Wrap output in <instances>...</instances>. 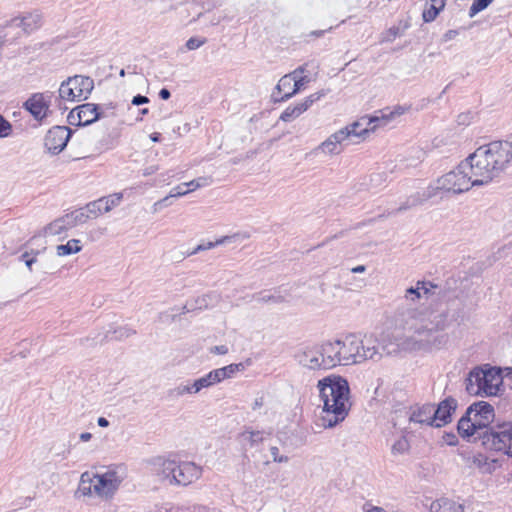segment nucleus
<instances>
[{
    "label": "nucleus",
    "instance_id": "nucleus-1",
    "mask_svg": "<svg viewBox=\"0 0 512 512\" xmlns=\"http://www.w3.org/2000/svg\"><path fill=\"white\" fill-rule=\"evenodd\" d=\"M512 160V143L493 141L478 147L454 170L439 177L433 189L459 194L498 178Z\"/></svg>",
    "mask_w": 512,
    "mask_h": 512
},
{
    "label": "nucleus",
    "instance_id": "nucleus-2",
    "mask_svg": "<svg viewBox=\"0 0 512 512\" xmlns=\"http://www.w3.org/2000/svg\"><path fill=\"white\" fill-rule=\"evenodd\" d=\"M317 388L323 402L321 426L333 428L345 420L351 409L349 383L344 377L331 374L320 379Z\"/></svg>",
    "mask_w": 512,
    "mask_h": 512
},
{
    "label": "nucleus",
    "instance_id": "nucleus-3",
    "mask_svg": "<svg viewBox=\"0 0 512 512\" xmlns=\"http://www.w3.org/2000/svg\"><path fill=\"white\" fill-rule=\"evenodd\" d=\"M340 366L359 365L366 361L378 362L382 359L385 347L376 335L348 334L336 339Z\"/></svg>",
    "mask_w": 512,
    "mask_h": 512
},
{
    "label": "nucleus",
    "instance_id": "nucleus-4",
    "mask_svg": "<svg viewBox=\"0 0 512 512\" xmlns=\"http://www.w3.org/2000/svg\"><path fill=\"white\" fill-rule=\"evenodd\" d=\"M445 328L446 314L435 315L433 319L421 323L414 335L404 340L402 347L410 351L439 350L445 347L449 340L448 334L443 333Z\"/></svg>",
    "mask_w": 512,
    "mask_h": 512
},
{
    "label": "nucleus",
    "instance_id": "nucleus-5",
    "mask_svg": "<svg viewBox=\"0 0 512 512\" xmlns=\"http://www.w3.org/2000/svg\"><path fill=\"white\" fill-rule=\"evenodd\" d=\"M495 419L494 407L486 401H478L471 404L459 419L457 424L458 434L467 441L480 440L490 431Z\"/></svg>",
    "mask_w": 512,
    "mask_h": 512
},
{
    "label": "nucleus",
    "instance_id": "nucleus-6",
    "mask_svg": "<svg viewBox=\"0 0 512 512\" xmlns=\"http://www.w3.org/2000/svg\"><path fill=\"white\" fill-rule=\"evenodd\" d=\"M502 377L500 370L497 368H475L473 369L466 379V390L471 395H496Z\"/></svg>",
    "mask_w": 512,
    "mask_h": 512
},
{
    "label": "nucleus",
    "instance_id": "nucleus-7",
    "mask_svg": "<svg viewBox=\"0 0 512 512\" xmlns=\"http://www.w3.org/2000/svg\"><path fill=\"white\" fill-rule=\"evenodd\" d=\"M486 449L512 457V421H503L490 427L483 437Z\"/></svg>",
    "mask_w": 512,
    "mask_h": 512
},
{
    "label": "nucleus",
    "instance_id": "nucleus-8",
    "mask_svg": "<svg viewBox=\"0 0 512 512\" xmlns=\"http://www.w3.org/2000/svg\"><path fill=\"white\" fill-rule=\"evenodd\" d=\"M94 88V81L88 76L68 77L59 87V98L63 101H82L88 98Z\"/></svg>",
    "mask_w": 512,
    "mask_h": 512
},
{
    "label": "nucleus",
    "instance_id": "nucleus-9",
    "mask_svg": "<svg viewBox=\"0 0 512 512\" xmlns=\"http://www.w3.org/2000/svg\"><path fill=\"white\" fill-rule=\"evenodd\" d=\"M123 480L124 476L117 470H108L103 474H96L94 494L103 499H111Z\"/></svg>",
    "mask_w": 512,
    "mask_h": 512
},
{
    "label": "nucleus",
    "instance_id": "nucleus-10",
    "mask_svg": "<svg viewBox=\"0 0 512 512\" xmlns=\"http://www.w3.org/2000/svg\"><path fill=\"white\" fill-rule=\"evenodd\" d=\"M394 318L397 326L414 332L420 324L426 320L423 317V313L418 308L410 304H403L399 306Z\"/></svg>",
    "mask_w": 512,
    "mask_h": 512
},
{
    "label": "nucleus",
    "instance_id": "nucleus-11",
    "mask_svg": "<svg viewBox=\"0 0 512 512\" xmlns=\"http://www.w3.org/2000/svg\"><path fill=\"white\" fill-rule=\"evenodd\" d=\"M71 134L72 130L66 126H54L48 130L44 145L50 153L57 155L66 147Z\"/></svg>",
    "mask_w": 512,
    "mask_h": 512
},
{
    "label": "nucleus",
    "instance_id": "nucleus-12",
    "mask_svg": "<svg viewBox=\"0 0 512 512\" xmlns=\"http://www.w3.org/2000/svg\"><path fill=\"white\" fill-rule=\"evenodd\" d=\"M100 118L99 106L94 103H85L72 109L68 115L71 125L86 126Z\"/></svg>",
    "mask_w": 512,
    "mask_h": 512
},
{
    "label": "nucleus",
    "instance_id": "nucleus-13",
    "mask_svg": "<svg viewBox=\"0 0 512 512\" xmlns=\"http://www.w3.org/2000/svg\"><path fill=\"white\" fill-rule=\"evenodd\" d=\"M202 476V467L194 462H176L174 473V485L188 486L196 482Z\"/></svg>",
    "mask_w": 512,
    "mask_h": 512
},
{
    "label": "nucleus",
    "instance_id": "nucleus-14",
    "mask_svg": "<svg viewBox=\"0 0 512 512\" xmlns=\"http://www.w3.org/2000/svg\"><path fill=\"white\" fill-rule=\"evenodd\" d=\"M51 95L45 93L32 94L23 104V107L36 119L42 120L48 114Z\"/></svg>",
    "mask_w": 512,
    "mask_h": 512
},
{
    "label": "nucleus",
    "instance_id": "nucleus-15",
    "mask_svg": "<svg viewBox=\"0 0 512 512\" xmlns=\"http://www.w3.org/2000/svg\"><path fill=\"white\" fill-rule=\"evenodd\" d=\"M458 402L455 398L449 396L442 400L437 408L432 404L434 427L440 428L452 421V414L456 411Z\"/></svg>",
    "mask_w": 512,
    "mask_h": 512
},
{
    "label": "nucleus",
    "instance_id": "nucleus-16",
    "mask_svg": "<svg viewBox=\"0 0 512 512\" xmlns=\"http://www.w3.org/2000/svg\"><path fill=\"white\" fill-rule=\"evenodd\" d=\"M329 90H320L318 92H315L308 97H306L302 102L294 105V106H288L280 115V120L284 122H290L296 118H298L301 114H303L305 111H307L313 103L320 100L322 97H324Z\"/></svg>",
    "mask_w": 512,
    "mask_h": 512
},
{
    "label": "nucleus",
    "instance_id": "nucleus-17",
    "mask_svg": "<svg viewBox=\"0 0 512 512\" xmlns=\"http://www.w3.org/2000/svg\"><path fill=\"white\" fill-rule=\"evenodd\" d=\"M42 25V14L38 11L29 12L22 16L14 17L5 21L0 25V28H7L10 26L21 27L24 33L30 34L39 29Z\"/></svg>",
    "mask_w": 512,
    "mask_h": 512
},
{
    "label": "nucleus",
    "instance_id": "nucleus-18",
    "mask_svg": "<svg viewBox=\"0 0 512 512\" xmlns=\"http://www.w3.org/2000/svg\"><path fill=\"white\" fill-rule=\"evenodd\" d=\"M123 198L122 193H114L107 197L99 198L95 201L87 203V210L95 218L102 213L111 211L114 207L118 206Z\"/></svg>",
    "mask_w": 512,
    "mask_h": 512
},
{
    "label": "nucleus",
    "instance_id": "nucleus-19",
    "mask_svg": "<svg viewBox=\"0 0 512 512\" xmlns=\"http://www.w3.org/2000/svg\"><path fill=\"white\" fill-rule=\"evenodd\" d=\"M176 469V461L163 458H156L151 462V471L159 481H168L174 485V473Z\"/></svg>",
    "mask_w": 512,
    "mask_h": 512
},
{
    "label": "nucleus",
    "instance_id": "nucleus-20",
    "mask_svg": "<svg viewBox=\"0 0 512 512\" xmlns=\"http://www.w3.org/2000/svg\"><path fill=\"white\" fill-rule=\"evenodd\" d=\"M322 360H324V352L322 351V344H320L305 350L300 362L312 370L327 369V365Z\"/></svg>",
    "mask_w": 512,
    "mask_h": 512
},
{
    "label": "nucleus",
    "instance_id": "nucleus-21",
    "mask_svg": "<svg viewBox=\"0 0 512 512\" xmlns=\"http://www.w3.org/2000/svg\"><path fill=\"white\" fill-rule=\"evenodd\" d=\"M409 422L434 427L432 404L426 403L411 407Z\"/></svg>",
    "mask_w": 512,
    "mask_h": 512
},
{
    "label": "nucleus",
    "instance_id": "nucleus-22",
    "mask_svg": "<svg viewBox=\"0 0 512 512\" xmlns=\"http://www.w3.org/2000/svg\"><path fill=\"white\" fill-rule=\"evenodd\" d=\"M322 351L324 352V360H322V362L327 365V369L340 366L338 344L336 340L323 342Z\"/></svg>",
    "mask_w": 512,
    "mask_h": 512
},
{
    "label": "nucleus",
    "instance_id": "nucleus-23",
    "mask_svg": "<svg viewBox=\"0 0 512 512\" xmlns=\"http://www.w3.org/2000/svg\"><path fill=\"white\" fill-rule=\"evenodd\" d=\"M430 512H464V506L449 498H440L430 504Z\"/></svg>",
    "mask_w": 512,
    "mask_h": 512
},
{
    "label": "nucleus",
    "instance_id": "nucleus-24",
    "mask_svg": "<svg viewBox=\"0 0 512 512\" xmlns=\"http://www.w3.org/2000/svg\"><path fill=\"white\" fill-rule=\"evenodd\" d=\"M264 440V433L258 430L246 428L238 435L239 443L244 447H255Z\"/></svg>",
    "mask_w": 512,
    "mask_h": 512
},
{
    "label": "nucleus",
    "instance_id": "nucleus-25",
    "mask_svg": "<svg viewBox=\"0 0 512 512\" xmlns=\"http://www.w3.org/2000/svg\"><path fill=\"white\" fill-rule=\"evenodd\" d=\"M294 79H295L294 76L286 74L279 80V82L276 86V91L279 94H282V96L277 98L274 93L273 97H274L275 102L286 101L295 95V94H290V92L293 88Z\"/></svg>",
    "mask_w": 512,
    "mask_h": 512
},
{
    "label": "nucleus",
    "instance_id": "nucleus-26",
    "mask_svg": "<svg viewBox=\"0 0 512 512\" xmlns=\"http://www.w3.org/2000/svg\"><path fill=\"white\" fill-rule=\"evenodd\" d=\"M96 481V474L90 472L82 473L78 486V492L83 496H92L94 493V485Z\"/></svg>",
    "mask_w": 512,
    "mask_h": 512
},
{
    "label": "nucleus",
    "instance_id": "nucleus-27",
    "mask_svg": "<svg viewBox=\"0 0 512 512\" xmlns=\"http://www.w3.org/2000/svg\"><path fill=\"white\" fill-rule=\"evenodd\" d=\"M67 218H69L70 227H74L77 224H83L87 222L91 218H95L90 212L87 210V204L79 208L77 210L72 211L71 213L66 214Z\"/></svg>",
    "mask_w": 512,
    "mask_h": 512
},
{
    "label": "nucleus",
    "instance_id": "nucleus-28",
    "mask_svg": "<svg viewBox=\"0 0 512 512\" xmlns=\"http://www.w3.org/2000/svg\"><path fill=\"white\" fill-rule=\"evenodd\" d=\"M69 218L63 216L51 222L45 229L46 234L56 236L70 229Z\"/></svg>",
    "mask_w": 512,
    "mask_h": 512
},
{
    "label": "nucleus",
    "instance_id": "nucleus-29",
    "mask_svg": "<svg viewBox=\"0 0 512 512\" xmlns=\"http://www.w3.org/2000/svg\"><path fill=\"white\" fill-rule=\"evenodd\" d=\"M82 246L80 245V240L71 239L66 244H61L56 247V254L58 256H67L71 254H75L80 252Z\"/></svg>",
    "mask_w": 512,
    "mask_h": 512
},
{
    "label": "nucleus",
    "instance_id": "nucleus-30",
    "mask_svg": "<svg viewBox=\"0 0 512 512\" xmlns=\"http://www.w3.org/2000/svg\"><path fill=\"white\" fill-rule=\"evenodd\" d=\"M410 109V105H396L392 108H384L382 109V119H388L391 122L407 113Z\"/></svg>",
    "mask_w": 512,
    "mask_h": 512
},
{
    "label": "nucleus",
    "instance_id": "nucleus-31",
    "mask_svg": "<svg viewBox=\"0 0 512 512\" xmlns=\"http://www.w3.org/2000/svg\"><path fill=\"white\" fill-rule=\"evenodd\" d=\"M322 152L327 155H338L342 152L341 147L329 136L316 149L315 152Z\"/></svg>",
    "mask_w": 512,
    "mask_h": 512
},
{
    "label": "nucleus",
    "instance_id": "nucleus-32",
    "mask_svg": "<svg viewBox=\"0 0 512 512\" xmlns=\"http://www.w3.org/2000/svg\"><path fill=\"white\" fill-rule=\"evenodd\" d=\"M364 124H366V117H362L359 121H355L352 124L347 125L345 128L349 130L351 137L360 138L370 132L367 125L365 128H361Z\"/></svg>",
    "mask_w": 512,
    "mask_h": 512
},
{
    "label": "nucleus",
    "instance_id": "nucleus-33",
    "mask_svg": "<svg viewBox=\"0 0 512 512\" xmlns=\"http://www.w3.org/2000/svg\"><path fill=\"white\" fill-rule=\"evenodd\" d=\"M189 193V190H187L186 186H184V183L174 187L169 195H167L166 197H164L163 199L159 200L158 202H156L154 204L155 207L157 206H167L168 203L167 201L172 198V197H181V196H184L186 194Z\"/></svg>",
    "mask_w": 512,
    "mask_h": 512
},
{
    "label": "nucleus",
    "instance_id": "nucleus-34",
    "mask_svg": "<svg viewBox=\"0 0 512 512\" xmlns=\"http://www.w3.org/2000/svg\"><path fill=\"white\" fill-rule=\"evenodd\" d=\"M390 123L388 119H382V110L376 112L374 116L366 117V125L369 127L370 132L378 127L387 126Z\"/></svg>",
    "mask_w": 512,
    "mask_h": 512
},
{
    "label": "nucleus",
    "instance_id": "nucleus-35",
    "mask_svg": "<svg viewBox=\"0 0 512 512\" xmlns=\"http://www.w3.org/2000/svg\"><path fill=\"white\" fill-rule=\"evenodd\" d=\"M230 239V237L228 236H224L214 242L212 241H209L207 243H202V244H199L197 245L192 251L188 252L187 255L188 256H192V255H195L201 251H205V250H209V249H212L218 245H221V244H224L225 242H227L228 240Z\"/></svg>",
    "mask_w": 512,
    "mask_h": 512
},
{
    "label": "nucleus",
    "instance_id": "nucleus-36",
    "mask_svg": "<svg viewBox=\"0 0 512 512\" xmlns=\"http://www.w3.org/2000/svg\"><path fill=\"white\" fill-rule=\"evenodd\" d=\"M330 136L331 138H333L334 141H336V143L341 147L342 150L344 146H347L351 143L352 137L350 136L349 130L346 129L345 127L336 131Z\"/></svg>",
    "mask_w": 512,
    "mask_h": 512
},
{
    "label": "nucleus",
    "instance_id": "nucleus-37",
    "mask_svg": "<svg viewBox=\"0 0 512 512\" xmlns=\"http://www.w3.org/2000/svg\"><path fill=\"white\" fill-rule=\"evenodd\" d=\"M256 301L259 303H283L286 302V298L280 293H261L256 297Z\"/></svg>",
    "mask_w": 512,
    "mask_h": 512
},
{
    "label": "nucleus",
    "instance_id": "nucleus-38",
    "mask_svg": "<svg viewBox=\"0 0 512 512\" xmlns=\"http://www.w3.org/2000/svg\"><path fill=\"white\" fill-rule=\"evenodd\" d=\"M212 183V178L209 176L199 177L197 179H194L190 182L184 183V186H186L187 190H189V193L192 191H195L196 189L206 187Z\"/></svg>",
    "mask_w": 512,
    "mask_h": 512
},
{
    "label": "nucleus",
    "instance_id": "nucleus-39",
    "mask_svg": "<svg viewBox=\"0 0 512 512\" xmlns=\"http://www.w3.org/2000/svg\"><path fill=\"white\" fill-rule=\"evenodd\" d=\"M196 380L198 381V386H200L201 390L220 383L214 370Z\"/></svg>",
    "mask_w": 512,
    "mask_h": 512
},
{
    "label": "nucleus",
    "instance_id": "nucleus-40",
    "mask_svg": "<svg viewBox=\"0 0 512 512\" xmlns=\"http://www.w3.org/2000/svg\"><path fill=\"white\" fill-rule=\"evenodd\" d=\"M422 298V292H420L419 286L410 287L405 290L403 299L407 302L406 304H413Z\"/></svg>",
    "mask_w": 512,
    "mask_h": 512
},
{
    "label": "nucleus",
    "instance_id": "nucleus-41",
    "mask_svg": "<svg viewBox=\"0 0 512 512\" xmlns=\"http://www.w3.org/2000/svg\"><path fill=\"white\" fill-rule=\"evenodd\" d=\"M493 0H475L470 9H469V17L473 18L476 14L486 9Z\"/></svg>",
    "mask_w": 512,
    "mask_h": 512
},
{
    "label": "nucleus",
    "instance_id": "nucleus-42",
    "mask_svg": "<svg viewBox=\"0 0 512 512\" xmlns=\"http://www.w3.org/2000/svg\"><path fill=\"white\" fill-rule=\"evenodd\" d=\"M408 25L405 23L403 27L400 26H393L389 28L384 36V41L386 42H392L396 39V37L402 35L407 29Z\"/></svg>",
    "mask_w": 512,
    "mask_h": 512
},
{
    "label": "nucleus",
    "instance_id": "nucleus-43",
    "mask_svg": "<svg viewBox=\"0 0 512 512\" xmlns=\"http://www.w3.org/2000/svg\"><path fill=\"white\" fill-rule=\"evenodd\" d=\"M136 332L135 330L129 328V327H118L113 331V335L110 337V339H116V340H122L129 338L130 336L134 335Z\"/></svg>",
    "mask_w": 512,
    "mask_h": 512
},
{
    "label": "nucleus",
    "instance_id": "nucleus-44",
    "mask_svg": "<svg viewBox=\"0 0 512 512\" xmlns=\"http://www.w3.org/2000/svg\"><path fill=\"white\" fill-rule=\"evenodd\" d=\"M425 199H422L419 194L410 196L403 204L399 206L397 211H405L407 209H410L414 206H417L421 204Z\"/></svg>",
    "mask_w": 512,
    "mask_h": 512
},
{
    "label": "nucleus",
    "instance_id": "nucleus-45",
    "mask_svg": "<svg viewBox=\"0 0 512 512\" xmlns=\"http://www.w3.org/2000/svg\"><path fill=\"white\" fill-rule=\"evenodd\" d=\"M409 449V442L405 437L399 438L391 448V451L394 455L403 454Z\"/></svg>",
    "mask_w": 512,
    "mask_h": 512
},
{
    "label": "nucleus",
    "instance_id": "nucleus-46",
    "mask_svg": "<svg viewBox=\"0 0 512 512\" xmlns=\"http://www.w3.org/2000/svg\"><path fill=\"white\" fill-rule=\"evenodd\" d=\"M217 378H219V382L223 381L224 379L232 377L236 371L234 370V365L230 364L222 368H218L214 370Z\"/></svg>",
    "mask_w": 512,
    "mask_h": 512
},
{
    "label": "nucleus",
    "instance_id": "nucleus-47",
    "mask_svg": "<svg viewBox=\"0 0 512 512\" xmlns=\"http://www.w3.org/2000/svg\"><path fill=\"white\" fill-rule=\"evenodd\" d=\"M440 11L441 10L437 9L435 6L427 4V7L424 9V11L422 13V18H423L424 22L429 23V22L434 21L436 19V17L438 16V14L440 13Z\"/></svg>",
    "mask_w": 512,
    "mask_h": 512
},
{
    "label": "nucleus",
    "instance_id": "nucleus-48",
    "mask_svg": "<svg viewBox=\"0 0 512 512\" xmlns=\"http://www.w3.org/2000/svg\"><path fill=\"white\" fill-rule=\"evenodd\" d=\"M417 285L419 286L420 292H422V296H428L434 293V290L437 288V285L432 282L418 281Z\"/></svg>",
    "mask_w": 512,
    "mask_h": 512
},
{
    "label": "nucleus",
    "instance_id": "nucleus-49",
    "mask_svg": "<svg viewBox=\"0 0 512 512\" xmlns=\"http://www.w3.org/2000/svg\"><path fill=\"white\" fill-rule=\"evenodd\" d=\"M12 132V125L0 115V138L7 137Z\"/></svg>",
    "mask_w": 512,
    "mask_h": 512
},
{
    "label": "nucleus",
    "instance_id": "nucleus-50",
    "mask_svg": "<svg viewBox=\"0 0 512 512\" xmlns=\"http://www.w3.org/2000/svg\"><path fill=\"white\" fill-rule=\"evenodd\" d=\"M206 43L205 38L191 37L186 42V48L188 50H195Z\"/></svg>",
    "mask_w": 512,
    "mask_h": 512
},
{
    "label": "nucleus",
    "instance_id": "nucleus-51",
    "mask_svg": "<svg viewBox=\"0 0 512 512\" xmlns=\"http://www.w3.org/2000/svg\"><path fill=\"white\" fill-rule=\"evenodd\" d=\"M309 82V79L308 77L306 76H300V77H297L296 79H294V84H293V88L290 92V94H296L297 92H299L302 87L307 84Z\"/></svg>",
    "mask_w": 512,
    "mask_h": 512
},
{
    "label": "nucleus",
    "instance_id": "nucleus-52",
    "mask_svg": "<svg viewBox=\"0 0 512 512\" xmlns=\"http://www.w3.org/2000/svg\"><path fill=\"white\" fill-rule=\"evenodd\" d=\"M270 453L274 462L277 463H287L289 461L288 456L279 455V449L276 446L270 448Z\"/></svg>",
    "mask_w": 512,
    "mask_h": 512
},
{
    "label": "nucleus",
    "instance_id": "nucleus-53",
    "mask_svg": "<svg viewBox=\"0 0 512 512\" xmlns=\"http://www.w3.org/2000/svg\"><path fill=\"white\" fill-rule=\"evenodd\" d=\"M228 351H229V349H228V347L226 345L213 346L210 349L211 353L218 354V355H225V354L228 353Z\"/></svg>",
    "mask_w": 512,
    "mask_h": 512
},
{
    "label": "nucleus",
    "instance_id": "nucleus-54",
    "mask_svg": "<svg viewBox=\"0 0 512 512\" xmlns=\"http://www.w3.org/2000/svg\"><path fill=\"white\" fill-rule=\"evenodd\" d=\"M148 102H149L148 97L140 95V94L134 96L133 99H132V104L136 105V106L143 105V104H146Z\"/></svg>",
    "mask_w": 512,
    "mask_h": 512
},
{
    "label": "nucleus",
    "instance_id": "nucleus-55",
    "mask_svg": "<svg viewBox=\"0 0 512 512\" xmlns=\"http://www.w3.org/2000/svg\"><path fill=\"white\" fill-rule=\"evenodd\" d=\"M21 259L24 260L26 266L31 270L32 264L36 262V256L30 257L28 252L21 255Z\"/></svg>",
    "mask_w": 512,
    "mask_h": 512
},
{
    "label": "nucleus",
    "instance_id": "nucleus-56",
    "mask_svg": "<svg viewBox=\"0 0 512 512\" xmlns=\"http://www.w3.org/2000/svg\"><path fill=\"white\" fill-rule=\"evenodd\" d=\"M176 393L178 396H183L185 394H191L190 385L189 384L179 385L176 388Z\"/></svg>",
    "mask_w": 512,
    "mask_h": 512
},
{
    "label": "nucleus",
    "instance_id": "nucleus-57",
    "mask_svg": "<svg viewBox=\"0 0 512 512\" xmlns=\"http://www.w3.org/2000/svg\"><path fill=\"white\" fill-rule=\"evenodd\" d=\"M444 440H445V442H446L448 445H450V446H454V445H456V444H457V442H458L456 435H455V434H453V433L446 434V435L444 436Z\"/></svg>",
    "mask_w": 512,
    "mask_h": 512
},
{
    "label": "nucleus",
    "instance_id": "nucleus-58",
    "mask_svg": "<svg viewBox=\"0 0 512 512\" xmlns=\"http://www.w3.org/2000/svg\"><path fill=\"white\" fill-rule=\"evenodd\" d=\"M458 32L456 30H448L444 35L443 39L444 41L452 40L457 36Z\"/></svg>",
    "mask_w": 512,
    "mask_h": 512
},
{
    "label": "nucleus",
    "instance_id": "nucleus-59",
    "mask_svg": "<svg viewBox=\"0 0 512 512\" xmlns=\"http://www.w3.org/2000/svg\"><path fill=\"white\" fill-rule=\"evenodd\" d=\"M446 0H430V5L435 6L437 9L443 10Z\"/></svg>",
    "mask_w": 512,
    "mask_h": 512
},
{
    "label": "nucleus",
    "instance_id": "nucleus-60",
    "mask_svg": "<svg viewBox=\"0 0 512 512\" xmlns=\"http://www.w3.org/2000/svg\"><path fill=\"white\" fill-rule=\"evenodd\" d=\"M158 169H159V167H158V166H155V165H153V166H149V167H147V168H145V169L143 170V175H144V176L152 175V174H154L155 172H157V171H158Z\"/></svg>",
    "mask_w": 512,
    "mask_h": 512
},
{
    "label": "nucleus",
    "instance_id": "nucleus-61",
    "mask_svg": "<svg viewBox=\"0 0 512 512\" xmlns=\"http://www.w3.org/2000/svg\"><path fill=\"white\" fill-rule=\"evenodd\" d=\"M191 389V394H197L201 391L200 386H198V381L194 380L192 383L189 384Z\"/></svg>",
    "mask_w": 512,
    "mask_h": 512
},
{
    "label": "nucleus",
    "instance_id": "nucleus-62",
    "mask_svg": "<svg viewBox=\"0 0 512 512\" xmlns=\"http://www.w3.org/2000/svg\"><path fill=\"white\" fill-rule=\"evenodd\" d=\"M171 96V93L168 89L166 88H163L160 90L159 92V97L162 99V100H168Z\"/></svg>",
    "mask_w": 512,
    "mask_h": 512
},
{
    "label": "nucleus",
    "instance_id": "nucleus-63",
    "mask_svg": "<svg viewBox=\"0 0 512 512\" xmlns=\"http://www.w3.org/2000/svg\"><path fill=\"white\" fill-rule=\"evenodd\" d=\"M304 70H305L304 67L301 66V67H298L297 69H295L293 72L289 73V75L294 76V78L296 79L297 77L302 76Z\"/></svg>",
    "mask_w": 512,
    "mask_h": 512
},
{
    "label": "nucleus",
    "instance_id": "nucleus-64",
    "mask_svg": "<svg viewBox=\"0 0 512 512\" xmlns=\"http://www.w3.org/2000/svg\"><path fill=\"white\" fill-rule=\"evenodd\" d=\"M79 438L82 442H87L92 438V435L89 432H83L80 434Z\"/></svg>",
    "mask_w": 512,
    "mask_h": 512
}]
</instances>
